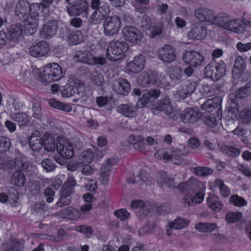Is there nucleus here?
<instances>
[{
  "instance_id": "4be33fe9",
  "label": "nucleus",
  "mask_w": 251,
  "mask_h": 251,
  "mask_svg": "<svg viewBox=\"0 0 251 251\" xmlns=\"http://www.w3.org/2000/svg\"><path fill=\"white\" fill-rule=\"evenodd\" d=\"M195 17L200 22H205L212 24L214 14L212 10L201 7L196 10Z\"/></svg>"
},
{
  "instance_id": "dca6fc26",
  "label": "nucleus",
  "mask_w": 251,
  "mask_h": 251,
  "mask_svg": "<svg viewBox=\"0 0 251 251\" xmlns=\"http://www.w3.org/2000/svg\"><path fill=\"white\" fill-rule=\"evenodd\" d=\"M183 60L186 63L199 66L203 62L204 57L198 51L186 50L183 55Z\"/></svg>"
},
{
  "instance_id": "4468645a",
  "label": "nucleus",
  "mask_w": 251,
  "mask_h": 251,
  "mask_svg": "<svg viewBox=\"0 0 251 251\" xmlns=\"http://www.w3.org/2000/svg\"><path fill=\"white\" fill-rule=\"evenodd\" d=\"M24 33L25 34V25L17 24L10 26L6 34L11 42L18 43L22 39Z\"/></svg>"
},
{
  "instance_id": "864d4df0",
  "label": "nucleus",
  "mask_w": 251,
  "mask_h": 251,
  "mask_svg": "<svg viewBox=\"0 0 251 251\" xmlns=\"http://www.w3.org/2000/svg\"><path fill=\"white\" fill-rule=\"evenodd\" d=\"M215 184L216 186L219 188L220 192L223 197H226L229 195L230 191L227 186L224 183L222 180L220 179H216L215 181Z\"/></svg>"
},
{
  "instance_id": "f8f14e48",
  "label": "nucleus",
  "mask_w": 251,
  "mask_h": 251,
  "mask_svg": "<svg viewBox=\"0 0 251 251\" xmlns=\"http://www.w3.org/2000/svg\"><path fill=\"white\" fill-rule=\"evenodd\" d=\"M30 4L26 0H19L16 4L15 15L16 19L25 23Z\"/></svg>"
},
{
  "instance_id": "2f4dec72",
  "label": "nucleus",
  "mask_w": 251,
  "mask_h": 251,
  "mask_svg": "<svg viewBox=\"0 0 251 251\" xmlns=\"http://www.w3.org/2000/svg\"><path fill=\"white\" fill-rule=\"evenodd\" d=\"M168 72L171 80L175 83H179L182 80L183 70L179 66H171Z\"/></svg>"
},
{
  "instance_id": "ddd939ff",
  "label": "nucleus",
  "mask_w": 251,
  "mask_h": 251,
  "mask_svg": "<svg viewBox=\"0 0 251 251\" xmlns=\"http://www.w3.org/2000/svg\"><path fill=\"white\" fill-rule=\"evenodd\" d=\"M206 35V27L201 23L197 22L193 25L188 36L191 39L200 40L205 38Z\"/></svg>"
},
{
  "instance_id": "cd10ccee",
  "label": "nucleus",
  "mask_w": 251,
  "mask_h": 251,
  "mask_svg": "<svg viewBox=\"0 0 251 251\" xmlns=\"http://www.w3.org/2000/svg\"><path fill=\"white\" fill-rule=\"evenodd\" d=\"M221 102L222 98L220 97H215L213 99H208L201 105V108L207 112H211L217 108H218L219 110L221 109Z\"/></svg>"
},
{
  "instance_id": "5fc2aeb1",
  "label": "nucleus",
  "mask_w": 251,
  "mask_h": 251,
  "mask_svg": "<svg viewBox=\"0 0 251 251\" xmlns=\"http://www.w3.org/2000/svg\"><path fill=\"white\" fill-rule=\"evenodd\" d=\"M242 214L240 212H229L226 215V219L229 223H236L242 219Z\"/></svg>"
},
{
  "instance_id": "de8ad7c7",
  "label": "nucleus",
  "mask_w": 251,
  "mask_h": 251,
  "mask_svg": "<svg viewBox=\"0 0 251 251\" xmlns=\"http://www.w3.org/2000/svg\"><path fill=\"white\" fill-rule=\"evenodd\" d=\"M155 158L161 159H165L166 161H173L172 152L171 153L164 149H161L157 151L154 154Z\"/></svg>"
},
{
  "instance_id": "5701e85b",
  "label": "nucleus",
  "mask_w": 251,
  "mask_h": 251,
  "mask_svg": "<svg viewBox=\"0 0 251 251\" xmlns=\"http://www.w3.org/2000/svg\"><path fill=\"white\" fill-rule=\"evenodd\" d=\"M57 27L58 24L56 21H50L43 25L41 35L45 38L51 37L56 34Z\"/></svg>"
},
{
  "instance_id": "c9c22d12",
  "label": "nucleus",
  "mask_w": 251,
  "mask_h": 251,
  "mask_svg": "<svg viewBox=\"0 0 251 251\" xmlns=\"http://www.w3.org/2000/svg\"><path fill=\"white\" fill-rule=\"evenodd\" d=\"M230 17L229 15L225 13L218 14L217 16H214L212 24L226 29Z\"/></svg>"
},
{
  "instance_id": "e433bc0d",
  "label": "nucleus",
  "mask_w": 251,
  "mask_h": 251,
  "mask_svg": "<svg viewBox=\"0 0 251 251\" xmlns=\"http://www.w3.org/2000/svg\"><path fill=\"white\" fill-rule=\"evenodd\" d=\"M208 205L214 211H219L222 207L219 198L212 194L210 195L206 199Z\"/></svg>"
},
{
  "instance_id": "e2e57ef3",
  "label": "nucleus",
  "mask_w": 251,
  "mask_h": 251,
  "mask_svg": "<svg viewBox=\"0 0 251 251\" xmlns=\"http://www.w3.org/2000/svg\"><path fill=\"white\" fill-rule=\"evenodd\" d=\"M43 169L47 172L53 171L55 168V165L53 162L49 159H45L41 162Z\"/></svg>"
},
{
  "instance_id": "393cba45",
  "label": "nucleus",
  "mask_w": 251,
  "mask_h": 251,
  "mask_svg": "<svg viewBox=\"0 0 251 251\" xmlns=\"http://www.w3.org/2000/svg\"><path fill=\"white\" fill-rule=\"evenodd\" d=\"M137 107L133 104L129 103L121 104L117 107V111L124 116L134 117L137 115Z\"/></svg>"
},
{
  "instance_id": "603ef678",
  "label": "nucleus",
  "mask_w": 251,
  "mask_h": 251,
  "mask_svg": "<svg viewBox=\"0 0 251 251\" xmlns=\"http://www.w3.org/2000/svg\"><path fill=\"white\" fill-rule=\"evenodd\" d=\"M11 146V140L4 136H0V151H9Z\"/></svg>"
},
{
  "instance_id": "6e6d98bb",
  "label": "nucleus",
  "mask_w": 251,
  "mask_h": 251,
  "mask_svg": "<svg viewBox=\"0 0 251 251\" xmlns=\"http://www.w3.org/2000/svg\"><path fill=\"white\" fill-rule=\"evenodd\" d=\"M238 117L242 123L244 124L249 123L251 121V110L247 108L244 109L239 114Z\"/></svg>"
},
{
  "instance_id": "423d86ee",
  "label": "nucleus",
  "mask_w": 251,
  "mask_h": 251,
  "mask_svg": "<svg viewBox=\"0 0 251 251\" xmlns=\"http://www.w3.org/2000/svg\"><path fill=\"white\" fill-rule=\"evenodd\" d=\"M120 25L121 20L119 17L116 15L109 16L103 22V32L105 35L113 36L118 32Z\"/></svg>"
},
{
  "instance_id": "f03ea898",
  "label": "nucleus",
  "mask_w": 251,
  "mask_h": 251,
  "mask_svg": "<svg viewBox=\"0 0 251 251\" xmlns=\"http://www.w3.org/2000/svg\"><path fill=\"white\" fill-rule=\"evenodd\" d=\"M63 75L61 67L56 63L48 65L44 67L39 77V81L46 85L60 80Z\"/></svg>"
},
{
  "instance_id": "6ab92c4d",
  "label": "nucleus",
  "mask_w": 251,
  "mask_h": 251,
  "mask_svg": "<svg viewBox=\"0 0 251 251\" xmlns=\"http://www.w3.org/2000/svg\"><path fill=\"white\" fill-rule=\"evenodd\" d=\"M56 215L60 218L74 221L78 220L81 214L78 209L72 206H68L60 210L56 213Z\"/></svg>"
},
{
  "instance_id": "09e8293b",
  "label": "nucleus",
  "mask_w": 251,
  "mask_h": 251,
  "mask_svg": "<svg viewBox=\"0 0 251 251\" xmlns=\"http://www.w3.org/2000/svg\"><path fill=\"white\" fill-rule=\"evenodd\" d=\"M221 151L225 154L231 157H236L240 153V150L233 146H224L221 148Z\"/></svg>"
},
{
  "instance_id": "338daca9",
  "label": "nucleus",
  "mask_w": 251,
  "mask_h": 251,
  "mask_svg": "<svg viewBox=\"0 0 251 251\" xmlns=\"http://www.w3.org/2000/svg\"><path fill=\"white\" fill-rule=\"evenodd\" d=\"M150 100V98L145 92L143 94V96L138 100V101L136 105L137 109L139 108L145 107L146 105L149 103Z\"/></svg>"
},
{
  "instance_id": "8fccbe9b",
  "label": "nucleus",
  "mask_w": 251,
  "mask_h": 251,
  "mask_svg": "<svg viewBox=\"0 0 251 251\" xmlns=\"http://www.w3.org/2000/svg\"><path fill=\"white\" fill-rule=\"evenodd\" d=\"M229 201L230 203L237 207H242L247 204V201L244 198L239 197L237 195L231 196Z\"/></svg>"
},
{
  "instance_id": "7c9ffc66",
  "label": "nucleus",
  "mask_w": 251,
  "mask_h": 251,
  "mask_svg": "<svg viewBox=\"0 0 251 251\" xmlns=\"http://www.w3.org/2000/svg\"><path fill=\"white\" fill-rule=\"evenodd\" d=\"M92 55L90 51L87 50H80L75 53L74 56V60L75 62L84 63L88 65L93 63L92 61Z\"/></svg>"
},
{
  "instance_id": "412c9836",
  "label": "nucleus",
  "mask_w": 251,
  "mask_h": 251,
  "mask_svg": "<svg viewBox=\"0 0 251 251\" xmlns=\"http://www.w3.org/2000/svg\"><path fill=\"white\" fill-rule=\"evenodd\" d=\"M113 88L118 94L123 95H127L131 89L130 84L128 81L121 77L114 81Z\"/></svg>"
},
{
  "instance_id": "f257e3e1",
  "label": "nucleus",
  "mask_w": 251,
  "mask_h": 251,
  "mask_svg": "<svg viewBox=\"0 0 251 251\" xmlns=\"http://www.w3.org/2000/svg\"><path fill=\"white\" fill-rule=\"evenodd\" d=\"M41 12V4L39 3L30 4L27 19L25 24V34L32 35L36 32L38 26V18Z\"/></svg>"
},
{
  "instance_id": "a211bd4d",
  "label": "nucleus",
  "mask_w": 251,
  "mask_h": 251,
  "mask_svg": "<svg viewBox=\"0 0 251 251\" xmlns=\"http://www.w3.org/2000/svg\"><path fill=\"white\" fill-rule=\"evenodd\" d=\"M159 57L164 62L170 63L176 58L175 50L172 46L165 45L159 50Z\"/></svg>"
},
{
  "instance_id": "bf43d9fd",
  "label": "nucleus",
  "mask_w": 251,
  "mask_h": 251,
  "mask_svg": "<svg viewBox=\"0 0 251 251\" xmlns=\"http://www.w3.org/2000/svg\"><path fill=\"white\" fill-rule=\"evenodd\" d=\"M110 170V167L107 166H103L100 169V179L103 184H106L108 181Z\"/></svg>"
},
{
  "instance_id": "4c0bfd02",
  "label": "nucleus",
  "mask_w": 251,
  "mask_h": 251,
  "mask_svg": "<svg viewBox=\"0 0 251 251\" xmlns=\"http://www.w3.org/2000/svg\"><path fill=\"white\" fill-rule=\"evenodd\" d=\"M60 193V199L56 203V205L62 207L69 205L72 201V195L74 193L62 190H61Z\"/></svg>"
},
{
  "instance_id": "2eb2a0df",
  "label": "nucleus",
  "mask_w": 251,
  "mask_h": 251,
  "mask_svg": "<svg viewBox=\"0 0 251 251\" xmlns=\"http://www.w3.org/2000/svg\"><path fill=\"white\" fill-rule=\"evenodd\" d=\"M50 50L48 43L46 41H40L38 44L31 46L28 49L29 54L34 57L46 55Z\"/></svg>"
},
{
  "instance_id": "69168bd1",
  "label": "nucleus",
  "mask_w": 251,
  "mask_h": 251,
  "mask_svg": "<svg viewBox=\"0 0 251 251\" xmlns=\"http://www.w3.org/2000/svg\"><path fill=\"white\" fill-rule=\"evenodd\" d=\"M162 29L160 25L154 23L151 28L148 30L151 37L153 38L159 35L161 33Z\"/></svg>"
},
{
  "instance_id": "4d7b16f0",
  "label": "nucleus",
  "mask_w": 251,
  "mask_h": 251,
  "mask_svg": "<svg viewBox=\"0 0 251 251\" xmlns=\"http://www.w3.org/2000/svg\"><path fill=\"white\" fill-rule=\"evenodd\" d=\"M75 185L76 181L75 178L72 176H70L67 181L64 184L61 190L74 193V188Z\"/></svg>"
},
{
  "instance_id": "052dcab7",
  "label": "nucleus",
  "mask_w": 251,
  "mask_h": 251,
  "mask_svg": "<svg viewBox=\"0 0 251 251\" xmlns=\"http://www.w3.org/2000/svg\"><path fill=\"white\" fill-rule=\"evenodd\" d=\"M195 180V178L191 177L188 181L180 183L177 186V188L178 190L183 192L187 191L191 187V184L193 181Z\"/></svg>"
},
{
  "instance_id": "3c124183",
  "label": "nucleus",
  "mask_w": 251,
  "mask_h": 251,
  "mask_svg": "<svg viewBox=\"0 0 251 251\" xmlns=\"http://www.w3.org/2000/svg\"><path fill=\"white\" fill-rule=\"evenodd\" d=\"M91 79L93 83L97 86H101L104 80L102 74L96 70L92 71Z\"/></svg>"
},
{
  "instance_id": "49530a36",
  "label": "nucleus",
  "mask_w": 251,
  "mask_h": 251,
  "mask_svg": "<svg viewBox=\"0 0 251 251\" xmlns=\"http://www.w3.org/2000/svg\"><path fill=\"white\" fill-rule=\"evenodd\" d=\"M193 173L198 176H206L213 173V170L208 167L198 166L194 168Z\"/></svg>"
},
{
  "instance_id": "c03bdc74",
  "label": "nucleus",
  "mask_w": 251,
  "mask_h": 251,
  "mask_svg": "<svg viewBox=\"0 0 251 251\" xmlns=\"http://www.w3.org/2000/svg\"><path fill=\"white\" fill-rule=\"evenodd\" d=\"M94 156L95 155L92 149H86L82 153L81 157L80 159V161L78 162V164H89L93 160Z\"/></svg>"
},
{
  "instance_id": "7ed1b4c3",
  "label": "nucleus",
  "mask_w": 251,
  "mask_h": 251,
  "mask_svg": "<svg viewBox=\"0 0 251 251\" xmlns=\"http://www.w3.org/2000/svg\"><path fill=\"white\" fill-rule=\"evenodd\" d=\"M128 50V45L125 41H112L107 48L106 57L108 59L117 61L125 57V52Z\"/></svg>"
},
{
  "instance_id": "0eeeda50",
  "label": "nucleus",
  "mask_w": 251,
  "mask_h": 251,
  "mask_svg": "<svg viewBox=\"0 0 251 251\" xmlns=\"http://www.w3.org/2000/svg\"><path fill=\"white\" fill-rule=\"evenodd\" d=\"M197 84L195 82H188L186 84L179 86L174 92V98L177 100H184L189 97L195 90Z\"/></svg>"
},
{
  "instance_id": "473e14b6",
  "label": "nucleus",
  "mask_w": 251,
  "mask_h": 251,
  "mask_svg": "<svg viewBox=\"0 0 251 251\" xmlns=\"http://www.w3.org/2000/svg\"><path fill=\"white\" fill-rule=\"evenodd\" d=\"M43 147L44 149L49 152H51L55 150L56 144L52 135L46 133L42 137Z\"/></svg>"
},
{
  "instance_id": "a19ab883",
  "label": "nucleus",
  "mask_w": 251,
  "mask_h": 251,
  "mask_svg": "<svg viewBox=\"0 0 251 251\" xmlns=\"http://www.w3.org/2000/svg\"><path fill=\"white\" fill-rule=\"evenodd\" d=\"M67 35V41L69 44H78L82 40L81 33L80 31H69Z\"/></svg>"
},
{
  "instance_id": "f704fd0d",
  "label": "nucleus",
  "mask_w": 251,
  "mask_h": 251,
  "mask_svg": "<svg viewBox=\"0 0 251 251\" xmlns=\"http://www.w3.org/2000/svg\"><path fill=\"white\" fill-rule=\"evenodd\" d=\"M188 224L189 221L187 220L177 217L173 222L169 224L170 228L167 229V233L168 234H170L172 229H182L187 226Z\"/></svg>"
},
{
  "instance_id": "9d476101",
  "label": "nucleus",
  "mask_w": 251,
  "mask_h": 251,
  "mask_svg": "<svg viewBox=\"0 0 251 251\" xmlns=\"http://www.w3.org/2000/svg\"><path fill=\"white\" fill-rule=\"evenodd\" d=\"M122 32L125 39L131 43H138L143 37L142 33L133 26H125Z\"/></svg>"
},
{
  "instance_id": "a18cd8bd",
  "label": "nucleus",
  "mask_w": 251,
  "mask_h": 251,
  "mask_svg": "<svg viewBox=\"0 0 251 251\" xmlns=\"http://www.w3.org/2000/svg\"><path fill=\"white\" fill-rule=\"evenodd\" d=\"M251 94V82L247 83L244 86L240 87L237 91V98L242 99Z\"/></svg>"
},
{
  "instance_id": "774afa93",
  "label": "nucleus",
  "mask_w": 251,
  "mask_h": 251,
  "mask_svg": "<svg viewBox=\"0 0 251 251\" xmlns=\"http://www.w3.org/2000/svg\"><path fill=\"white\" fill-rule=\"evenodd\" d=\"M76 230L86 235H91L93 232V229L92 227L85 225H82L76 226Z\"/></svg>"
},
{
  "instance_id": "ea45409f",
  "label": "nucleus",
  "mask_w": 251,
  "mask_h": 251,
  "mask_svg": "<svg viewBox=\"0 0 251 251\" xmlns=\"http://www.w3.org/2000/svg\"><path fill=\"white\" fill-rule=\"evenodd\" d=\"M49 103L50 106L65 112H70L72 109L70 105L65 104L55 99H50Z\"/></svg>"
},
{
  "instance_id": "bb28decb",
  "label": "nucleus",
  "mask_w": 251,
  "mask_h": 251,
  "mask_svg": "<svg viewBox=\"0 0 251 251\" xmlns=\"http://www.w3.org/2000/svg\"><path fill=\"white\" fill-rule=\"evenodd\" d=\"M14 165L16 172L22 173L27 171L29 167V162L27 157L19 154L14 159Z\"/></svg>"
},
{
  "instance_id": "39448f33",
  "label": "nucleus",
  "mask_w": 251,
  "mask_h": 251,
  "mask_svg": "<svg viewBox=\"0 0 251 251\" xmlns=\"http://www.w3.org/2000/svg\"><path fill=\"white\" fill-rule=\"evenodd\" d=\"M83 86V83L79 79L75 76L71 77L69 82L62 87L61 95L67 98L79 95Z\"/></svg>"
},
{
  "instance_id": "aec40b11",
  "label": "nucleus",
  "mask_w": 251,
  "mask_h": 251,
  "mask_svg": "<svg viewBox=\"0 0 251 251\" xmlns=\"http://www.w3.org/2000/svg\"><path fill=\"white\" fill-rule=\"evenodd\" d=\"M68 14L72 16H76L85 13L88 15V10L89 9V4L86 1L84 0L78 4H74L68 6L67 7Z\"/></svg>"
},
{
  "instance_id": "6e6552de",
  "label": "nucleus",
  "mask_w": 251,
  "mask_h": 251,
  "mask_svg": "<svg viewBox=\"0 0 251 251\" xmlns=\"http://www.w3.org/2000/svg\"><path fill=\"white\" fill-rule=\"evenodd\" d=\"M58 153L64 158H71L74 155V148L71 142L65 139H60L56 143Z\"/></svg>"
},
{
  "instance_id": "b1692460",
  "label": "nucleus",
  "mask_w": 251,
  "mask_h": 251,
  "mask_svg": "<svg viewBox=\"0 0 251 251\" xmlns=\"http://www.w3.org/2000/svg\"><path fill=\"white\" fill-rule=\"evenodd\" d=\"M29 145L33 151L38 152L42 149V137H41L40 133L38 131L35 130L31 134L29 140Z\"/></svg>"
},
{
  "instance_id": "79ce46f5",
  "label": "nucleus",
  "mask_w": 251,
  "mask_h": 251,
  "mask_svg": "<svg viewBox=\"0 0 251 251\" xmlns=\"http://www.w3.org/2000/svg\"><path fill=\"white\" fill-rule=\"evenodd\" d=\"M217 227L215 223H200L196 225V229L201 232H210Z\"/></svg>"
},
{
  "instance_id": "680f3d73",
  "label": "nucleus",
  "mask_w": 251,
  "mask_h": 251,
  "mask_svg": "<svg viewBox=\"0 0 251 251\" xmlns=\"http://www.w3.org/2000/svg\"><path fill=\"white\" fill-rule=\"evenodd\" d=\"M31 212L33 213L44 214L45 211V204L41 202H37L31 205Z\"/></svg>"
},
{
  "instance_id": "a878e982",
  "label": "nucleus",
  "mask_w": 251,
  "mask_h": 251,
  "mask_svg": "<svg viewBox=\"0 0 251 251\" xmlns=\"http://www.w3.org/2000/svg\"><path fill=\"white\" fill-rule=\"evenodd\" d=\"M154 110L163 112L165 114L169 115L173 112V106L171 104V100L168 97L161 99L154 106Z\"/></svg>"
},
{
  "instance_id": "c756f323",
  "label": "nucleus",
  "mask_w": 251,
  "mask_h": 251,
  "mask_svg": "<svg viewBox=\"0 0 251 251\" xmlns=\"http://www.w3.org/2000/svg\"><path fill=\"white\" fill-rule=\"evenodd\" d=\"M157 177V182L158 184H160L161 186L165 184L169 188H175L176 187L174 179L168 175L165 172L161 171L158 172Z\"/></svg>"
},
{
  "instance_id": "c85d7f7f",
  "label": "nucleus",
  "mask_w": 251,
  "mask_h": 251,
  "mask_svg": "<svg viewBox=\"0 0 251 251\" xmlns=\"http://www.w3.org/2000/svg\"><path fill=\"white\" fill-rule=\"evenodd\" d=\"M225 29L236 33H244L245 31L242 25V20L238 18H231V17Z\"/></svg>"
},
{
  "instance_id": "0e129e2a",
  "label": "nucleus",
  "mask_w": 251,
  "mask_h": 251,
  "mask_svg": "<svg viewBox=\"0 0 251 251\" xmlns=\"http://www.w3.org/2000/svg\"><path fill=\"white\" fill-rule=\"evenodd\" d=\"M115 215L120 219L121 221H125L128 219L130 217V214L128 211L125 209H121L119 210L115 211Z\"/></svg>"
},
{
  "instance_id": "f3484780",
  "label": "nucleus",
  "mask_w": 251,
  "mask_h": 251,
  "mask_svg": "<svg viewBox=\"0 0 251 251\" xmlns=\"http://www.w3.org/2000/svg\"><path fill=\"white\" fill-rule=\"evenodd\" d=\"M145 61L144 56L143 54H139L136 56L133 60L126 65V69L128 72L138 73L144 69Z\"/></svg>"
},
{
  "instance_id": "58836bf2",
  "label": "nucleus",
  "mask_w": 251,
  "mask_h": 251,
  "mask_svg": "<svg viewBox=\"0 0 251 251\" xmlns=\"http://www.w3.org/2000/svg\"><path fill=\"white\" fill-rule=\"evenodd\" d=\"M26 181L25 175L21 172H16L13 173L11 178V183L18 187H22Z\"/></svg>"
},
{
  "instance_id": "72a5a7b5",
  "label": "nucleus",
  "mask_w": 251,
  "mask_h": 251,
  "mask_svg": "<svg viewBox=\"0 0 251 251\" xmlns=\"http://www.w3.org/2000/svg\"><path fill=\"white\" fill-rule=\"evenodd\" d=\"M10 117L12 120L18 123L20 126H25L29 123L27 115L24 112L11 113Z\"/></svg>"
},
{
  "instance_id": "37998d69",
  "label": "nucleus",
  "mask_w": 251,
  "mask_h": 251,
  "mask_svg": "<svg viewBox=\"0 0 251 251\" xmlns=\"http://www.w3.org/2000/svg\"><path fill=\"white\" fill-rule=\"evenodd\" d=\"M106 17L104 16L99 9H96L88 20L89 22L92 25L100 24L102 21L105 20Z\"/></svg>"
},
{
  "instance_id": "1a4fd4ad",
  "label": "nucleus",
  "mask_w": 251,
  "mask_h": 251,
  "mask_svg": "<svg viewBox=\"0 0 251 251\" xmlns=\"http://www.w3.org/2000/svg\"><path fill=\"white\" fill-rule=\"evenodd\" d=\"M159 75L153 71H148L142 73L137 79L138 84L142 87H150L159 80Z\"/></svg>"
},
{
  "instance_id": "13d9d810",
  "label": "nucleus",
  "mask_w": 251,
  "mask_h": 251,
  "mask_svg": "<svg viewBox=\"0 0 251 251\" xmlns=\"http://www.w3.org/2000/svg\"><path fill=\"white\" fill-rule=\"evenodd\" d=\"M172 152L174 159L176 160H178V158L184 156L189 153L187 148L185 147L182 149H175Z\"/></svg>"
},
{
  "instance_id": "9b49d317",
  "label": "nucleus",
  "mask_w": 251,
  "mask_h": 251,
  "mask_svg": "<svg viewBox=\"0 0 251 251\" xmlns=\"http://www.w3.org/2000/svg\"><path fill=\"white\" fill-rule=\"evenodd\" d=\"M201 116L198 109L193 107L185 108L180 114V119L184 124L196 122Z\"/></svg>"
},
{
  "instance_id": "20e7f679",
  "label": "nucleus",
  "mask_w": 251,
  "mask_h": 251,
  "mask_svg": "<svg viewBox=\"0 0 251 251\" xmlns=\"http://www.w3.org/2000/svg\"><path fill=\"white\" fill-rule=\"evenodd\" d=\"M226 68V65L223 61L218 63L213 62L206 65L204 72L206 77L216 81L225 75Z\"/></svg>"
}]
</instances>
